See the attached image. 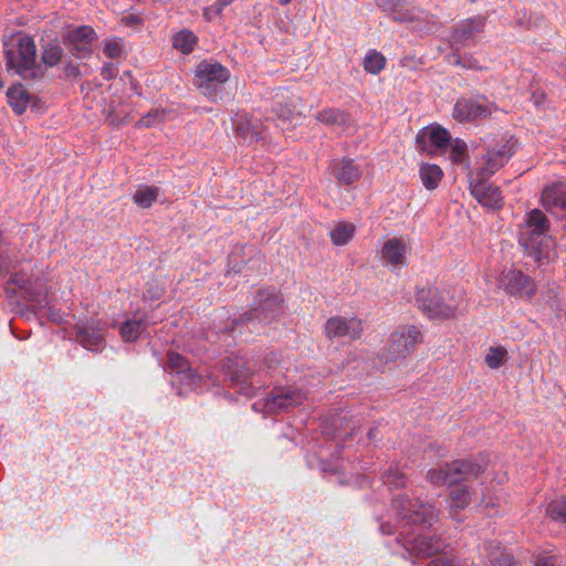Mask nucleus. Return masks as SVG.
<instances>
[{"label":"nucleus","mask_w":566,"mask_h":566,"mask_svg":"<svg viewBox=\"0 0 566 566\" xmlns=\"http://www.w3.org/2000/svg\"><path fill=\"white\" fill-rule=\"evenodd\" d=\"M483 471L484 467L476 460L461 459L430 469L427 480L437 486L453 488L450 492V514L454 518L460 510H464L471 503L469 486L461 483L478 479Z\"/></svg>","instance_id":"f257e3e1"},{"label":"nucleus","mask_w":566,"mask_h":566,"mask_svg":"<svg viewBox=\"0 0 566 566\" xmlns=\"http://www.w3.org/2000/svg\"><path fill=\"white\" fill-rule=\"evenodd\" d=\"M6 65L24 80H40L45 69L38 64L36 48L32 36L18 33L3 43Z\"/></svg>","instance_id":"f03ea898"},{"label":"nucleus","mask_w":566,"mask_h":566,"mask_svg":"<svg viewBox=\"0 0 566 566\" xmlns=\"http://www.w3.org/2000/svg\"><path fill=\"white\" fill-rule=\"evenodd\" d=\"M283 298L274 287H265L258 291L252 307L231 323V332L239 331L245 325L252 333L259 329V325H266L275 321L282 313Z\"/></svg>","instance_id":"7ed1b4c3"},{"label":"nucleus","mask_w":566,"mask_h":566,"mask_svg":"<svg viewBox=\"0 0 566 566\" xmlns=\"http://www.w3.org/2000/svg\"><path fill=\"white\" fill-rule=\"evenodd\" d=\"M420 343H422V333L417 326H398L390 334L387 345L379 353V359L388 364L405 358Z\"/></svg>","instance_id":"20e7f679"},{"label":"nucleus","mask_w":566,"mask_h":566,"mask_svg":"<svg viewBox=\"0 0 566 566\" xmlns=\"http://www.w3.org/2000/svg\"><path fill=\"white\" fill-rule=\"evenodd\" d=\"M377 3L384 11L390 13L395 21L416 23V30L428 33L438 30V22L432 15L416 8H409L407 0H378Z\"/></svg>","instance_id":"39448f33"},{"label":"nucleus","mask_w":566,"mask_h":566,"mask_svg":"<svg viewBox=\"0 0 566 566\" xmlns=\"http://www.w3.org/2000/svg\"><path fill=\"white\" fill-rule=\"evenodd\" d=\"M392 506L397 514L406 521V525L416 526L419 531H426L437 522L434 507L421 501L412 502L407 496H397L392 500Z\"/></svg>","instance_id":"423d86ee"},{"label":"nucleus","mask_w":566,"mask_h":566,"mask_svg":"<svg viewBox=\"0 0 566 566\" xmlns=\"http://www.w3.org/2000/svg\"><path fill=\"white\" fill-rule=\"evenodd\" d=\"M400 535L401 538L398 537V541L402 543L409 555L417 558H428L444 553L447 547L444 541L436 534L419 533L411 535L409 531H402Z\"/></svg>","instance_id":"0eeeda50"},{"label":"nucleus","mask_w":566,"mask_h":566,"mask_svg":"<svg viewBox=\"0 0 566 566\" xmlns=\"http://www.w3.org/2000/svg\"><path fill=\"white\" fill-rule=\"evenodd\" d=\"M230 78V72L220 63L203 61L198 64L195 74V84L202 90L203 95L211 101L218 96V85L226 83Z\"/></svg>","instance_id":"6e6552de"},{"label":"nucleus","mask_w":566,"mask_h":566,"mask_svg":"<svg viewBox=\"0 0 566 566\" xmlns=\"http://www.w3.org/2000/svg\"><path fill=\"white\" fill-rule=\"evenodd\" d=\"M499 284L509 296L531 300L536 294L534 280L517 269H504Z\"/></svg>","instance_id":"1a4fd4ad"},{"label":"nucleus","mask_w":566,"mask_h":566,"mask_svg":"<svg viewBox=\"0 0 566 566\" xmlns=\"http://www.w3.org/2000/svg\"><path fill=\"white\" fill-rule=\"evenodd\" d=\"M416 302L419 310L430 318H450L454 315V307L444 303L436 287L417 289Z\"/></svg>","instance_id":"9d476101"},{"label":"nucleus","mask_w":566,"mask_h":566,"mask_svg":"<svg viewBox=\"0 0 566 566\" xmlns=\"http://www.w3.org/2000/svg\"><path fill=\"white\" fill-rule=\"evenodd\" d=\"M451 134L439 124H431L422 128L417 137V148L429 155L444 153L451 145Z\"/></svg>","instance_id":"9b49d317"},{"label":"nucleus","mask_w":566,"mask_h":566,"mask_svg":"<svg viewBox=\"0 0 566 566\" xmlns=\"http://www.w3.org/2000/svg\"><path fill=\"white\" fill-rule=\"evenodd\" d=\"M305 394L294 387H275L268 395L264 407L268 412H289L303 403Z\"/></svg>","instance_id":"f8f14e48"},{"label":"nucleus","mask_w":566,"mask_h":566,"mask_svg":"<svg viewBox=\"0 0 566 566\" xmlns=\"http://www.w3.org/2000/svg\"><path fill=\"white\" fill-rule=\"evenodd\" d=\"M528 239L521 238L523 248H548L552 239L547 237L548 220L543 211L534 209L528 213L526 221Z\"/></svg>","instance_id":"ddd939ff"},{"label":"nucleus","mask_w":566,"mask_h":566,"mask_svg":"<svg viewBox=\"0 0 566 566\" xmlns=\"http://www.w3.org/2000/svg\"><path fill=\"white\" fill-rule=\"evenodd\" d=\"M496 107L492 103L483 104L471 97H460L452 111L453 118L459 123L474 122L490 117Z\"/></svg>","instance_id":"4468645a"},{"label":"nucleus","mask_w":566,"mask_h":566,"mask_svg":"<svg viewBox=\"0 0 566 566\" xmlns=\"http://www.w3.org/2000/svg\"><path fill=\"white\" fill-rule=\"evenodd\" d=\"M514 154V143L504 140L495 147L488 149L482 158V165L478 174L479 178H489L502 168Z\"/></svg>","instance_id":"2eb2a0df"},{"label":"nucleus","mask_w":566,"mask_h":566,"mask_svg":"<svg viewBox=\"0 0 566 566\" xmlns=\"http://www.w3.org/2000/svg\"><path fill=\"white\" fill-rule=\"evenodd\" d=\"M363 333V323L357 317L334 316L325 323V335L328 339H357Z\"/></svg>","instance_id":"dca6fc26"},{"label":"nucleus","mask_w":566,"mask_h":566,"mask_svg":"<svg viewBox=\"0 0 566 566\" xmlns=\"http://www.w3.org/2000/svg\"><path fill=\"white\" fill-rule=\"evenodd\" d=\"M97 39L96 32L90 25H82L67 32L65 44L77 59H84L92 53V45Z\"/></svg>","instance_id":"f3484780"},{"label":"nucleus","mask_w":566,"mask_h":566,"mask_svg":"<svg viewBox=\"0 0 566 566\" xmlns=\"http://www.w3.org/2000/svg\"><path fill=\"white\" fill-rule=\"evenodd\" d=\"M233 130L238 138L245 142H265L263 123L247 113L235 114L233 118Z\"/></svg>","instance_id":"a211bd4d"},{"label":"nucleus","mask_w":566,"mask_h":566,"mask_svg":"<svg viewBox=\"0 0 566 566\" xmlns=\"http://www.w3.org/2000/svg\"><path fill=\"white\" fill-rule=\"evenodd\" d=\"M76 340L86 349L98 352L102 348L104 338L101 323L95 319L77 322L74 326Z\"/></svg>","instance_id":"6ab92c4d"},{"label":"nucleus","mask_w":566,"mask_h":566,"mask_svg":"<svg viewBox=\"0 0 566 566\" xmlns=\"http://www.w3.org/2000/svg\"><path fill=\"white\" fill-rule=\"evenodd\" d=\"M167 367L176 374L177 381L193 389L201 382V376L196 374L189 366L188 360L180 354L169 350L167 353Z\"/></svg>","instance_id":"aec40b11"},{"label":"nucleus","mask_w":566,"mask_h":566,"mask_svg":"<svg viewBox=\"0 0 566 566\" xmlns=\"http://www.w3.org/2000/svg\"><path fill=\"white\" fill-rule=\"evenodd\" d=\"M471 192L482 205L499 209L502 206V195L499 187L488 182V178L472 179L470 182Z\"/></svg>","instance_id":"412c9836"},{"label":"nucleus","mask_w":566,"mask_h":566,"mask_svg":"<svg viewBox=\"0 0 566 566\" xmlns=\"http://www.w3.org/2000/svg\"><path fill=\"white\" fill-rule=\"evenodd\" d=\"M485 18L476 15L460 22L451 35L452 45H467L478 33L484 31Z\"/></svg>","instance_id":"4be33fe9"},{"label":"nucleus","mask_w":566,"mask_h":566,"mask_svg":"<svg viewBox=\"0 0 566 566\" xmlns=\"http://www.w3.org/2000/svg\"><path fill=\"white\" fill-rule=\"evenodd\" d=\"M333 177L339 185L349 186L358 181L361 177L360 168L352 158L334 159L331 165Z\"/></svg>","instance_id":"5701e85b"},{"label":"nucleus","mask_w":566,"mask_h":566,"mask_svg":"<svg viewBox=\"0 0 566 566\" xmlns=\"http://www.w3.org/2000/svg\"><path fill=\"white\" fill-rule=\"evenodd\" d=\"M543 207L551 212H566V184L558 181L542 192Z\"/></svg>","instance_id":"b1692460"},{"label":"nucleus","mask_w":566,"mask_h":566,"mask_svg":"<svg viewBox=\"0 0 566 566\" xmlns=\"http://www.w3.org/2000/svg\"><path fill=\"white\" fill-rule=\"evenodd\" d=\"M223 369L233 386H248L251 384L253 371L247 367L241 358L227 357L223 360Z\"/></svg>","instance_id":"393cba45"},{"label":"nucleus","mask_w":566,"mask_h":566,"mask_svg":"<svg viewBox=\"0 0 566 566\" xmlns=\"http://www.w3.org/2000/svg\"><path fill=\"white\" fill-rule=\"evenodd\" d=\"M150 321L144 313H136L133 318L126 319L119 326V335L124 342H136L146 332Z\"/></svg>","instance_id":"a878e982"},{"label":"nucleus","mask_w":566,"mask_h":566,"mask_svg":"<svg viewBox=\"0 0 566 566\" xmlns=\"http://www.w3.org/2000/svg\"><path fill=\"white\" fill-rule=\"evenodd\" d=\"M484 549L492 566H520L513 555L496 541L485 543Z\"/></svg>","instance_id":"bb28decb"},{"label":"nucleus","mask_w":566,"mask_h":566,"mask_svg":"<svg viewBox=\"0 0 566 566\" xmlns=\"http://www.w3.org/2000/svg\"><path fill=\"white\" fill-rule=\"evenodd\" d=\"M316 119L325 125L346 129L350 126V115L339 108H325L316 114Z\"/></svg>","instance_id":"cd10ccee"},{"label":"nucleus","mask_w":566,"mask_h":566,"mask_svg":"<svg viewBox=\"0 0 566 566\" xmlns=\"http://www.w3.org/2000/svg\"><path fill=\"white\" fill-rule=\"evenodd\" d=\"M419 175L423 187L427 190H434L443 177V171L438 165L422 164L419 168Z\"/></svg>","instance_id":"c85d7f7f"},{"label":"nucleus","mask_w":566,"mask_h":566,"mask_svg":"<svg viewBox=\"0 0 566 566\" xmlns=\"http://www.w3.org/2000/svg\"><path fill=\"white\" fill-rule=\"evenodd\" d=\"M8 103L17 114H22L29 104V95L22 85H13L7 92Z\"/></svg>","instance_id":"c756f323"},{"label":"nucleus","mask_w":566,"mask_h":566,"mask_svg":"<svg viewBox=\"0 0 566 566\" xmlns=\"http://www.w3.org/2000/svg\"><path fill=\"white\" fill-rule=\"evenodd\" d=\"M197 42L198 38L189 30H181L172 36V46L182 54H190Z\"/></svg>","instance_id":"7c9ffc66"},{"label":"nucleus","mask_w":566,"mask_h":566,"mask_svg":"<svg viewBox=\"0 0 566 566\" xmlns=\"http://www.w3.org/2000/svg\"><path fill=\"white\" fill-rule=\"evenodd\" d=\"M386 66V57L376 50H369L364 57L363 67L365 72L377 75Z\"/></svg>","instance_id":"2f4dec72"},{"label":"nucleus","mask_w":566,"mask_h":566,"mask_svg":"<svg viewBox=\"0 0 566 566\" xmlns=\"http://www.w3.org/2000/svg\"><path fill=\"white\" fill-rule=\"evenodd\" d=\"M534 566H562L563 556L553 549H541L532 554Z\"/></svg>","instance_id":"473e14b6"},{"label":"nucleus","mask_w":566,"mask_h":566,"mask_svg":"<svg viewBox=\"0 0 566 566\" xmlns=\"http://www.w3.org/2000/svg\"><path fill=\"white\" fill-rule=\"evenodd\" d=\"M377 258L387 266L392 269L406 264L405 250H377Z\"/></svg>","instance_id":"72a5a7b5"},{"label":"nucleus","mask_w":566,"mask_h":566,"mask_svg":"<svg viewBox=\"0 0 566 566\" xmlns=\"http://www.w3.org/2000/svg\"><path fill=\"white\" fill-rule=\"evenodd\" d=\"M355 226L348 222H339L332 231L331 239L335 245L347 244L354 235Z\"/></svg>","instance_id":"f704fd0d"},{"label":"nucleus","mask_w":566,"mask_h":566,"mask_svg":"<svg viewBox=\"0 0 566 566\" xmlns=\"http://www.w3.org/2000/svg\"><path fill=\"white\" fill-rule=\"evenodd\" d=\"M382 482L389 489H399L406 485V475L396 467L390 465L381 475Z\"/></svg>","instance_id":"c9c22d12"},{"label":"nucleus","mask_w":566,"mask_h":566,"mask_svg":"<svg viewBox=\"0 0 566 566\" xmlns=\"http://www.w3.org/2000/svg\"><path fill=\"white\" fill-rule=\"evenodd\" d=\"M507 358L509 353L506 348L503 346H496L489 348L484 361L491 369H497L506 363Z\"/></svg>","instance_id":"e433bc0d"},{"label":"nucleus","mask_w":566,"mask_h":566,"mask_svg":"<svg viewBox=\"0 0 566 566\" xmlns=\"http://www.w3.org/2000/svg\"><path fill=\"white\" fill-rule=\"evenodd\" d=\"M9 284H12L18 287L21 296L30 302L35 301V294L31 289V283L24 274L13 273L10 277Z\"/></svg>","instance_id":"4c0bfd02"},{"label":"nucleus","mask_w":566,"mask_h":566,"mask_svg":"<svg viewBox=\"0 0 566 566\" xmlns=\"http://www.w3.org/2000/svg\"><path fill=\"white\" fill-rule=\"evenodd\" d=\"M546 513L553 521L566 523V496L552 501Z\"/></svg>","instance_id":"58836bf2"},{"label":"nucleus","mask_w":566,"mask_h":566,"mask_svg":"<svg viewBox=\"0 0 566 566\" xmlns=\"http://www.w3.org/2000/svg\"><path fill=\"white\" fill-rule=\"evenodd\" d=\"M450 147V159L454 164H464L469 156H468V146L464 140L460 138H455L454 140H451Z\"/></svg>","instance_id":"ea45409f"},{"label":"nucleus","mask_w":566,"mask_h":566,"mask_svg":"<svg viewBox=\"0 0 566 566\" xmlns=\"http://www.w3.org/2000/svg\"><path fill=\"white\" fill-rule=\"evenodd\" d=\"M63 56V49L59 44L49 43L42 52V61L46 66H55Z\"/></svg>","instance_id":"a19ab883"},{"label":"nucleus","mask_w":566,"mask_h":566,"mask_svg":"<svg viewBox=\"0 0 566 566\" xmlns=\"http://www.w3.org/2000/svg\"><path fill=\"white\" fill-rule=\"evenodd\" d=\"M157 190L151 187H145L137 190L133 197L134 202L142 208H149L157 199Z\"/></svg>","instance_id":"79ce46f5"},{"label":"nucleus","mask_w":566,"mask_h":566,"mask_svg":"<svg viewBox=\"0 0 566 566\" xmlns=\"http://www.w3.org/2000/svg\"><path fill=\"white\" fill-rule=\"evenodd\" d=\"M166 112L164 109H153L136 122L137 127H153L158 123L164 122Z\"/></svg>","instance_id":"37998d69"},{"label":"nucleus","mask_w":566,"mask_h":566,"mask_svg":"<svg viewBox=\"0 0 566 566\" xmlns=\"http://www.w3.org/2000/svg\"><path fill=\"white\" fill-rule=\"evenodd\" d=\"M295 101H300V98L293 97L290 106H283L282 104L276 106V108H275L276 115L280 118H282L283 120H292L295 116H300L301 113H298L296 111V105L294 103Z\"/></svg>","instance_id":"c03bdc74"},{"label":"nucleus","mask_w":566,"mask_h":566,"mask_svg":"<svg viewBox=\"0 0 566 566\" xmlns=\"http://www.w3.org/2000/svg\"><path fill=\"white\" fill-rule=\"evenodd\" d=\"M526 255L531 258L538 268L547 264L551 260L549 250H525Z\"/></svg>","instance_id":"a18cd8bd"},{"label":"nucleus","mask_w":566,"mask_h":566,"mask_svg":"<svg viewBox=\"0 0 566 566\" xmlns=\"http://www.w3.org/2000/svg\"><path fill=\"white\" fill-rule=\"evenodd\" d=\"M242 250H232L228 256L229 271L240 273L243 269V258L241 255Z\"/></svg>","instance_id":"49530a36"},{"label":"nucleus","mask_w":566,"mask_h":566,"mask_svg":"<svg viewBox=\"0 0 566 566\" xmlns=\"http://www.w3.org/2000/svg\"><path fill=\"white\" fill-rule=\"evenodd\" d=\"M104 54L109 59H117L122 54V45L116 40H106L104 43Z\"/></svg>","instance_id":"de8ad7c7"},{"label":"nucleus","mask_w":566,"mask_h":566,"mask_svg":"<svg viewBox=\"0 0 566 566\" xmlns=\"http://www.w3.org/2000/svg\"><path fill=\"white\" fill-rule=\"evenodd\" d=\"M452 63L461 65L462 67L465 69L482 70V67L478 64V61L472 56L462 57L460 55H454V61Z\"/></svg>","instance_id":"09e8293b"},{"label":"nucleus","mask_w":566,"mask_h":566,"mask_svg":"<svg viewBox=\"0 0 566 566\" xmlns=\"http://www.w3.org/2000/svg\"><path fill=\"white\" fill-rule=\"evenodd\" d=\"M117 73L118 70L113 63H106L101 70V75L107 81L114 78Z\"/></svg>","instance_id":"8fccbe9b"},{"label":"nucleus","mask_w":566,"mask_h":566,"mask_svg":"<svg viewBox=\"0 0 566 566\" xmlns=\"http://www.w3.org/2000/svg\"><path fill=\"white\" fill-rule=\"evenodd\" d=\"M12 266V261L0 250V274L9 272Z\"/></svg>","instance_id":"3c124183"},{"label":"nucleus","mask_w":566,"mask_h":566,"mask_svg":"<svg viewBox=\"0 0 566 566\" xmlns=\"http://www.w3.org/2000/svg\"><path fill=\"white\" fill-rule=\"evenodd\" d=\"M429 566H455L448 557L443 556L430 562Z\"/></svg>","instance_id":"603ef678"},{"label":"nucleus","mask_w":566,"mask_h":566,"mask_svg":"<svg viewBox=\"0 0 566 566\" xmlns=\"http://www.w3.org/2000/svg\"><path fill=\"white\" fill-rule=\"evenodd\" d=\"M382 248H387V249H390V248H406V242L403 241V239H390L388 240Z\"/></svg>","instance_id":"864d4df0"},{"label":"nucleus","mask_w":566,"mask_h":566,"mask_svg":"<svg viewBox=\"0 0 566 566\" xmlns=\"http://www.w3.org/2000/svg\"><path fill=\"white\" fill-rule=\"evenodd\" d=\"M234 0H216V14L221 15L223 9L231 4Z\"/></svg>","instance_id":"5fc2aeb1"},{"label":"nucleus","mask_w":566,"mask_h":566,"mask_svg":"<svg viewBox=\"0 0 566 566\" xmlns=\"http://www.w3.org/2000/svg\"><path fill=\"white\" fill-rule=\"evenodd\" d=\"M203 17H205L208 21H211L214 17H218V15L216 14V4L205 8V10H203Z\"/></svg>","instance_id":"6e6d98bb"},{"label":"nucleus","mask_w":566,"mask_h":566,"mask_svg":"<svg viewBox=\"0 0 566 566\" xmlns=\"http://www.w3.org/2000/svg\"><path fill=\"white\" fill-rule=\"evenodd\" d=\"M65 74H66L67 76L77 77V76H80V70H78V67H77V66H75V65H71V64H70V65H67V66L65 67Z\"/></svg>","instance_id":"4d7b16f0"},{"label":"nucleus","mask_w":566,"mask_h":566,"mask_svg":"<svg viewBox=\"0 0 566 566\" xmlns=\"http://www.w3.org/2000/svg\"><path fill=\"white\" fill-rule=\"evenodd\" d=\"M546 98V94L544 92L534 93L533 94V101L535 105H539L542 102H544Z\"/></svg>","instance_id":"13d9d810"},{"label":"nucleus","mask_w":566,"mask_h":566,"mask_svg":"<svg viewBox=\"0 0 566 566\" xmlns=\"http://www.w3.org/2000/svg\"><path fill=\"white\" fill-rule=\"evenodd\" d=\"M556 73L566 81V63H560L556 69Z\"/></svg>","instance_id":"bf43d9fd"},{"label":"nucleus","mask_w":566,"mask_h":566,"mask_svg":"<svg viewBox=\"0 0 566 566\" xmlns=\"http://www.w3.org/2000/svg\"><path fill=\"white\" fill-rule=\"evenodd\" d=\"M378 432H379V431H378V428H377V427H373V428H370V429L368 430V433H367L368 439H369L370 441L376 440V438H377V436H378Z\"/></svg>","instance_id":"052dcab7"},{"label":"nucleus","mask_w":566,"mask_h":566,"mask_svg":"<svg viewBox=\"0 0 566 566\" xmlns=\"http://www.w3.org/2000/svg\"><path fill=\"white\" fill-rule=\"evenodd\" d=\"M345 420H346V417H340L338 419H335L334 422H333V426L337 428L338 427V422H339V426H342L343 421H345Z\"/></svg>","instance_id":"680f3d73"},{"label":"nucleus","mask_w":566,"mask_h":566,"mask_svg":"<svg viewBox=\"0 0 566 566\" xmlns=\"http://www.w3.org/2000/svg\"><path fill=\"white\" fill-rule=\"evenodd\" d=\"M380 528H381V532L385 533V534H390L391 533L389 526L381 525Z\"/></svg>","instance_id":"e2e57ef3"},{"label":"nucleus","mask_w":566,"mask_h":566,"mask_svg":"<svg viewBox=\"0 0 566 566\" xmlns=\"http://www.w3.org/2000/svg\"><path fill=\"white\" fill-rule=\"evenodd\" d=\"M292 0H279L281 6H287Z\"/></svg>","instance_id":"0e129e2a"},{"label":"nucleus","mask_w":566,"mask_h":566,"mask_svg":"<svg viewBox=\"0 0 566 566\" xmlns=\"http://www.w3.org/2000/svg\"><path fill=\"white\" fill-rule=\"evenodd\" d=\"M159 296L160 295L158 293H156V295H150L151 298H159Z\"/></svg>","instance_id":"69168bd1"},{"label":"nucleus","mask_w":566,"mask_h":566,"mask_svg":"<svg viewBox=\"0 0 566 566\" xmlns=\"http://www.w3.org/2000/svg\"><path fill=\"white\" fill-rule=\"evenodd\" d=\"M252 261H254V262H259V261H260V259H255V260H254V259H249V262H252Z\"/></svg>","instance_id":"338daca9"},{"label":"nucleus","mask_w":566,"mask_h":566,"mask_svg":"<svg viewBox=\"0 0 566 566\" xmlns=\"http://www.w3.org/2000/svg\"><path fill=\"white\" fill-rule=\"evenodd\" d=\"M109 124H111V125H115V124H116V123H115V119H111V120H109Z\"/></svg>","instance_id":"774afa93"}]
</instances>
